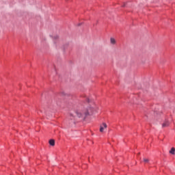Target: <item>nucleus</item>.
Returning <instances> with one entry per match:
<instances>
[{"label": "nucleus", "instance_id": "f257e3e1", "mask_svg": "<svg viewBox=\"0 0 175 175\" xmlns=\"http://www.w3.org/2000/svg\"><path fill=\"white\" fill-rule=\"evenodd\" d=\"M96 110V108H95V107H89L86 110H77L75 114L79 118H85L87 116H90V114H92Z\"/></svg>", "mask_w": 175, "mask_h": 175}, {"label": "nucleus", "instance_id": "f03ea898", "mask_svg": "<svg viewBox=\"0 0 175 175\" xmlns=\"http://www.w3.org/2000/svg\"><path fill=\"white\" fill-rule=\"evenodd\" d=\"M107 128V124L106 123H103L100 126V132L103 133L105 132V130Z\"/></svg>", "mask_w": 175, "mask_h": 175}, {"label": "nucleus", "instance_id": "7ed1b4c3", "mask_svg": "<svg viewBox=\"0 0 175 175\" xmlns=\"http://www.w3.org/2000/svg\"><path fill=\"white\" fill-rule=\"evenodd\" d=\"M170 123L169 122V120H165V122L162 124V127L163 128H166L170 125Z\"/></svg>", "mask_w": 175, "mask_h": 175}, {"label": "nucleus", "instance_id": "20e7f679", "mask_svg": "<svg viewBox=\"0 0 175 175\" xmlns=\"http://www.w3.org/2000/svg\"><path fill=\"white\" fill-rule=\"evenodd\" d=\"M110 43H111V44H113V45L116 44L117 43V41L116 40V38H110Z\"/></svg>", "mask_w": 175, "mask_h": 175}, {"label": "nucleus", "instance_id": "39448f33", "mask_svg": "<svg viewBox=\"0 0 175 175\" xmlns=\"http://www.w3.org/2000/svg\"><path fill=\"white\" fill-rule=\"evenodd\" d=\"M49 144L50 146H55V141H54V139L49 140Z\"/></svg>", "mask_w": 175, "mask_h": 175}, {"label": "nucleus", "instance_id": "423d86ee", "mask_svg": "<svg viewBox=\"0 0 175 175\" xmlns=\"http://www.w3.org/2000/svg\"><path fill=\"white\" fill-rule=\"evenodd\" d=\"M169 152L172 155H174L175 154V148H172L171 150L169 151Z\"/></svg>", "mask_w": 175, "mask_h": 175}, {"label": "nucleus", "instance_id": "0eeeda50", "mask_svg": "<svg viewBox=\"0 0 175 175\" xmlns=\"http://www.w3.org/2000/svg\"><path fill=\"white\" fill-rule=\"evenodd\" d=\"M52 38H53V39H55V40H57L59 38V36L58 35H55V36H53Z\"/></svg>", "mask_w": 175, "mask_h": 175}, {"label": "nucleus", "instance_id": "6e6552de", "mask_svg": "<svg viewBox=\"0 0 175 175\" xmlns=\"http://www.w3.org/2000/svg\"><path fill=\"white\" fill-rule=\"evenodd\" d=\"M84 98H85V100L86 102H88V103H90V98L88 97H87V96H84Z\"/></svg>", "mask_w": 175, "mask_h": 175}, {"label": "nucleus", "instance_id": "1a4fd4ad", "mask_svg": "<svg viewBox=\"0 0 175 175\" xmlns=\"http://www.w3.org/2000/svg\"><path fill=\"white\" fill-rule=\"evenodd\" d=\"M144 162H145V163H148L149 162L148 159H144Z\"/></svg>", "mask_w": 175, "mask_h": 175}, {"label": "nucleus", "instance_id": "9d476101", "mask_svg": "<svg viewBox=\"0 0 175 175\" xmlns=\"http://www.w3.org/2000/svg\"><path fill=\"white\" fill-rule=\"evenodd\" d=\"M70 117L71 120H73V118H75V116L72 113L70 114Z\"/></svg>", "mask_w": 175, "mask_h": 175}, {"label": "nucleus", "instance_id": "9b49d317", "mask_svg": "<svg viewBox=\"0 0 175 175\" xmlns=\"http://www.w3.org/2000/svg\"><path fill=\"white\" fill-rule=\"evenodd\" d=\"M80 25H81V23H79V24L78 25V26H80Z\"/></svg>", "mask_w": 175, "mask_h": 175}, {"label": "nucleus", "instance_id": "f8f14e48", "mask_svg": "<svg viewBox=\"0 0 175 175\" xmlns=\"http://www.w3.org/2000/svg\"><path fill=\"white\" fill-rule=\"evenodd\" d=\"M123 7H125V4L123 5Z\"/></svg>", "mask_w": 175, "mask_h": 175}]
</instances>
